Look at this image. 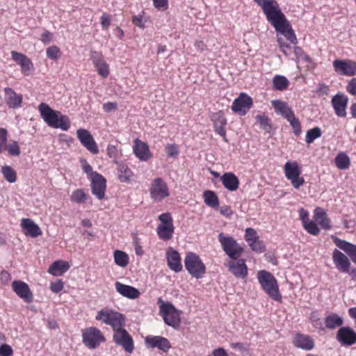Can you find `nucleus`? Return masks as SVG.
<instances>
[{"label": "nucleus", "mask_w": 356, "mask_h": 356, "mask_svg": "<svg viewBox=\"0 0 356 356\" xmlns=\"http://www.w3.org/2000/svg\"><path fill=\"white\" fill-rule=\"evenodd\" d=\"M157 304L159 307V314L165 323L177 330L181 325L182 312L177 309L170 302L164 301L161 297L158 298Z\"/></svg>", "instance_id": "obj_1"}, {"label": "nucleus", "mask_w": 356, "mask_h": 356, "mask_svg": "<svg viewBox=\"0 0 356 356\" xmlns=\"http://www.w3.org/2000/svg\"><path fill=\"white\" fill-rule=\"evenodd\" d=\"M258 282L261 289L270 298L275 301H280L282 296L279 291L277 281L272 273L262 270L257 273Z\"/></svg>", "instance_id": "obj_2"}, {"label": "nucleus", "mask_w": 356, "mask_h": 356, "mask_svg": "<svg viewBox=\"0 0 356 356\" xmlns=\"http://www.w3.org/2000/svg\"><path fill=\"white\" fill-rule=\"evenodd\" d=\"M262 8L267 20L274 27L280 25V23L286 19L284 15L275 0H254Z\"/></svg>", "instance_id": "obj_3"}, {"label": "nucleus", "mask_w": 356, "mask_h": 356, "mask_svg": "<svg viewBox=\"0 0 356 356\" xmlns=\"http://www.w3.org/2000/svg\"><path fill=\"white\" fill-rule=\"evenodd\" d=\"M95 319L111 326L113 331L125 325V318L123 314L108 308L98 311Z\"/></svg>", "instance_id": "obj_4"}, {"label": "nucleus", "mask_w": 356, "mask_h": 356, "mask_svg": "<svg viewBox=\"0 0 356 356\" xmlns=\"http://www.w3.org/2000/svg\"><path fill=\"white\" fill-rule=\"evenodd\" d=\"M81 337L83 345L90 350L97 348L106 338L102 332L96 327H88L81 330Z\"/></svg>", "instance_id": "obj_5"}, {"label": "nucleus", "mask_w": 356, "mask_h": 356, "mask_svg": "<svg viewBox=\"0 0 356 356\" xmlns=\"http://www.w3.org/2000/svg\"><path fill=\"white\" fill-rule=\"evenodd\" d=\"M184 264L188 273L196 279L202 278L206 273L205 265L200 257L193 252L187 254Z\"/></svg>", "instance_id": "obj_6"}, {"label": "nucleus", "mask_w": 356, "mask_h": 356, "mask_svg": "<svg viewBox=\"0 0 356 356\" xmlns=\"http://www.w3.org/2000/svg\"><path fill=\"white\" fill-rule=\"evenodd\" d=\"M218 240L222 250L230 259L235 260L242 254L243 250L242 247L237 243L234 238L220 233L218 235Z\"/></svg>", "instance_id": "obj_7"}, {"label": "nucleus", "mask_w": 356, "mask_h": 356, "mask_svg": "<svg viewBox=\"0 0 356 356\" xmlns=\"http://www.w3.org/2000/svg\"><path fill=\"white\" fill-rule=\"evenodd\" d=\"M284 170L285 177L296 189L300 188L304 184L305 179L300 177L301 169L297 161H287L284 164Z\"/></svg>", "instance_id": "obj_8"}, {"label": "nucleus", "mask_w": 356, "mask_h": 356, "mask_svg": "<svg viewBox=\"0 0 356 356\" xmlns=\"http://www.w3.org/2000/svg\"><path fill=\"white\" fill-rule=\"evenodd\" d=\"M161 223L156 228V232L159 238L168 241L172 237L174 233V225L172 218L170 213H164L159 216Z\"/></svg>", "instance_id": "obj_9"}, {"label": "nucleus", "mask_w": 356, "mask_h": 356, "mask_svg": "<svg viewBox=\"0 0 356 356\" xmlns=\"http://www.w3.org/2000/svg\"><path fill=\"white\" fill-rule=\"evenodd\" d=\"M124 327L122 326L113 331V339L118 346H121L127 353H131L134 349V340Z\"/></svg>", "instance_id": "obj_10"}, {"label": "nucleus", "mask_w": 356, "mask_h": 356, "mask_svg": "<svg viewBox=\"0 0 356 356\" xmlns=\"http://www.w3.org/2000/svg\"><path fill=\"white\" fill-rule=\"evenodd\" d=\"M149 193L151 198L155 202H160L170 195L166 183L160 177L152 181Z\"/></svg>", "instance_id": "obj_11"}, {"label": "nucleus", "mask_w": 356, "mask_h": 356, "mask_svg": "<svg viewBox=\"0 0 356 356\" xmlns=\"http://www.w3.org/2000/svg\"><path fill=\"white\" fill-rule=\"evenodd\" d=\"M76 136L81 145L93 154L99 153V149L92 134L86 129H79Z\"/></svg>", "instance_id": "obj_12"}, {"label": "nucleus", "mask_w": 356, "mask_h": 356, "mask_svg": "<svg viewBox=\"0 0 356 356\" xmlns=\"http://www.w3.org/2000/svg\"><path fill=\"white\" fill-rule=\"evenodd\" d=\"M252 105V98L245 93H241L238 98L234 100L232 109L234 113L244 115Z\"/></svg>", "instance_id": "obj_13"}, {"label": "nucleus", "mask_w": 356, "mask_h": 356, "mask_svg": "<svg viewBox=\"0 0 356 356\" xmlns=\"http://www.w3.org/2000/svg\"><path fill=\"white\" fill-rule=\"evenodd\" d=\"M38 109L42 118L48 124V126L55 128L58 118L60 113L59 111H54L45 103H41L38 106Z\"/></svg>", "instance_id": "obj_14"}, {"label": "nucleus", "mask_w": 356, "mask_h": 356, "mask_svg": "<svg viewBox=\"0 0 356 356\" xmlns=\"http://www.w3.org/2000/svg\"><path fill=\"white\" fill-rule=\"evenodd\" d=\"M335 72L345 76H353L356 74V63L350 60H335L333 61Z\"/></svg>", "instance_id": "obj_15"}, {"label": "nucleus", "mask_w": 356, "mask_h": 356, "mask_svg": "<svg viewBox=\"0 0 356 356\" xmlns=\"http://www.w3.org/2000/svg\"><path fill=\"white\" fill-rule=\"evenodd\" d=\"M229 271L237 278L245 279L248 276V267L244 259H232L225 264Z\"/></svg>", "instance_id": "obj_16"}, {"label": "nucleus", "mask_w": 356, "mask_h": 356, "mask_svg": "<svg viewBox=\"0 0 356 356\" xmlns=\"http://www.w3.org/2000/svg\"><path fill=\"white\" fill-rule=\"evenodd\" d=\"M336 339L343 346H350L356 343V332L350 327H341L337 333Z\"/></svg>", "instance_id": "obj_17"}, {"label": "nucleus", "mask_w": 356, "mask_h": 356, "mask_svg": "<svg viewBox=\"0 0 356 356\" xmlns=\"http://www.w3.org/2000/svg\"><path fill=\"white\" fill-rule=\"evenodd\" d=\"M91 181L92 193L99 200L105 196L106 188V179L100 174H93Z\"/></svg>", "instance_id": "obj_18"}, {"label": "nucleus", "mask_w": 356, "mask_h": 356, "mask_svg": "<svg viewBox=\"0 0 356 356\" xmlns=\"http://www.w3.org/2000/svg\"><path fill=\"white\" fill-rule=\"evenodd\" d=\"M90 59L101 76L106 78L109 75V66L104 59L101 53L92 51L90 53Z\"/></svg>", "instance_id": "obj_19"}, {"label": "nucleus", "mask_w": 356, "mask_h": 356, "mask_svg": "<svg viewBox=\"0 0 356 356\" xmlns=\"http://www.w3.org/2000/svg\"><path fill=\"white\" fill-rule=\"evenodd\" d=\"M145 342L148 348H157L163 352H168L171 348L169 340L161 336H147Z\"/></svg>", "instance_id": "obj_20"}, {"label": "nucleus", "mask_w": 356, "mask_h": 356, "mask_svg": "<svg viewBox=\"0 0 356 356\" xmlns=\"http://www.w3.org/2000/svg\"><path fill=\"white\" fill-rule=\"evenodd\" d=\"M20 226L23 233L26 236L36 238L42 234L40 227L30 218H22L21 220Z\"/></svg>", "instance_id": "obj_21"}, {"label": "nucleus", "mask_w": 356, "mask_h": 356, "mask_svg": "<svg viewBox=\"0 0 356 356\" xmlns=\"http://www.w3.org/2000/svg\"><path fill=\"white\" fill-rule=\"evenodd\" d=\"M12 288L15 293L25 302H32L33 293L26 283L22 281L15 280L12 283Z\"/></svg>", "instance_id": "obj_22"}, {"label": "nucleus", "mask_w": 356, "mask_h": 356, "mask_svg": "<svg viewBox=\"0 0 356 356\" xmlns=\"http://www.w3.org/2000/svg\"><path fill=\"white\" fill-rule=\"evenodd\" d=\"M348 101V97L341 93H337L332 97V104L337 116H346V107Z\"/></svg>", "instance_id": "obj_23"}, {"label": "nucleus", "mask_w": 356, "mask_h": 356, "mask_svg": "<svg viewBox=\"0 0 356 356\" xmlns=\"http://www.w3.org/2000/svg\"><path fill=\"white\" fill-rule=\"evenodd\" d=\"M332 259L336 268L341 272L348 273L351 265L348 257L337 249L332 252Z\"/></svg>", "instance_id": "obj_24"}, {"label": "nucleus", "mask_w": 356, "mask_h": 356, "mask_svg": "<svg viewBox=\"0 0 356 356\" xmlns=\"http://www.w3.org/2000/svg\"><path fill=\"white\" fill-rule=\"evenodd\" d=\"M12 58L21 67L22 72L25 75H29L33 70V64L30 58L26 55L18 53L15 51H11Z\"/></svg>", "instance_id": "obj_25"}, {"label": "nucleus", "mask_w": 356, "mask_h": 356, "mask_svg": "<svg viewBox=\"0 0 356 356\" xmlns=\"http://www.w3.org/2000/svg\"><path fill=\"white\" fill-rule=\"evenodd\" d=\"M334 243L341 250L344 251L356 264V245L342 240L337 236H332Z\"/></svg>", "instance_id": "obj_26"}, {"label": "nucleus", "mask_w": 356, "mask_h": 356, "mask_svg": "<svg viewBox=\"0 0 356 356\" xmlns=\"http://www.w3.org/2000/svg\"><path fill=\"white\" fill-rule=\"evenodd\" d=\"M115 288L119 294L131 300H135L140 296V292L138 289L130 285L122 284L120 282H116L115 283Z\"/></svg>", "instance_id": "obj_27"}, {"label": "nucleus", "mask_w": 356, "mask_h": 356, "mask_svg": "<svg viewBox=\"0 0 356 356\" xmlns=\"http://www.w3.org/2000/svg\"><path fill=\"white\" fill-rule=\"evenodd\" d=\"M293 343L298 348L305 350H311L314 347V341L309 335L296 333L293 337Z\"/></svg>", "instance_id": "obj_28"}, {"label": "nucleus", "mask_w": 356, "mask_h": 356, "mask_svg": "<svg viewBox=\"0 0 356 356\" xmlns=\"http://www.w3.org/2000/svg\"><path fill=\"white\" fill-rule=\"evenodd\" d=\"M168 266L172 270L178 273L182 270L181 257L179 252L172 248H168L166 251Z\"/></svg>", "instance_id": "obj_29"}, {"label": "nucleus", "mask_w": 356, "mask_h": 356, "mask_svg": "<svg viewBox=\"0 0 356 356\" xmlns=\"http://www.w3.org/2000/svg\"><path fill=\"white\" fill-rule=\"evenodd\" d=\"M274 28L277 32V34L284 35L291 44H296L297 43V38L286 19L282 21L279 26H275Z\"/></svg>", "instance_id": "obj_30"}, {"label": "nucleus", "mask_w": 356, "mask_h": 356, "mask_svg": "<svg viewBox=\"0 0 356 356\" xmlns=\"http://www.w3.org/2000/svg\"><path fill=\"white\" fill-rule=\"evenodd\" d=\"M5 101L10 108H17L21 107L22 95L17 94L12 88H5Z\"/></svg>", "instance_id": "obj_31"}, {"label": "nucleus", "mask_w": 356, "mask_h": 356, "mask_svg": "<svg viewBox=\"0 0 356 356\" xmlns=\"http://www.w3.org/2000/svg\"><path fill=\"white\" fill-rule=\"evenodd\" d=\"M271 104L277 115L282 116L287 120L290 118L294 112L288 104L282 100H273Z\"/></svg>", "instance_id": "obj_32"}, {"label": "nucleus", "mask_w": 356, "mask_h": 356, "mask_svg": "<svg viewBox=\"0 0 356 356\" xmlns=\"http://www.w3.org/2000/svg\"><path fill=\"white\" fill-rule=\"evenodd\" d=\"M134 152L140 161H147L151 157L149 147L144 142L136 139L134 141Z\"/></svg>", "instance_id": "obj_33"}, {"label": "nucleus", "mask_w": 356, "mask_h": 356, "mask_svg": "<svg viewBox=\"0 0 356 356\" xmlns=\"http://www.w3.org/2000/svg\"><path fill=\"white\" fill-rule=\"evenodd\" d=\"M220 181L224 187L229 191H235L238 188L239 179L232 172H225L221 177Z\"/></svg>", "instance_id": "obj_34"}, {"label": "nucleus", "mask_w": 356, "mask_h": 356, "mask_svg": "<svg viewBox=\"0 0 356 356\" xmlns=\"http://www.w3.org/2000/svg\"><path fill=\"white\" fill-rule=\"evenodd\" d=\"M314 219L316 222L318 223L322 229L327 230L331 228L330 220L327 218V213L321 207L315 209Z\"/></svg>", "instance_id": "obj_35"}, {"label": "nucleus", "mask_w": 356, "mask_h": 356, "mask_svg": "<svg viewBox=\"0 0 356 356\" xmlns=\"http://www.w3.org/2000/svg\"><path fill=\"white\" fill-rule=\"evenodd\" d=\"M70 265L67 261H54L49 268L48 272L54 276H60L68 270Z\"/></svg>", "instance_id": "obj_36"}, {"label": "nucleus", "mask_w": 356, "mask_h": 356, "mask_svg": "<svg viewBox=\"0 0 356 356\" xmlns=\"http://www.w3.org/2000/svg\"><path fill=\"white\" fill-rule=\"evenodd\" d=\"M343 323V319L337 314L331 313L325 318V324L327 328L334 330Z\"/></svg>", "instance_id": "obj_37"}, {"label": "nucleus", "mask_w": 356, "mask_h": 356, "mask_svg": "<svg viewBox=\"0 0 356 356\" xmlns=\"http://www.w3.org/2000/svg\"><path fill=\"white\" fill-rule=\"evenodd\" d=\"M118 177L121 182L129 183L133 176L131 170L127 165L124 164L118 165Z\"/></svg>", "instance_id": "obj_38"}, {"label": "nucleus", "mask_w": 356, "mask_h": 356, "mask_svg": "<svg viewBox=\"0 0 356 356\" xmlns=\"http://www.w3.org/2000/svg\"><path fill=\"white\" fill-rule=\"evenodd\" d=\"M350 158L344 152L338 154L335 157V165L339 170L348 169L350 166Z\"/></svg>", "instance_id": "obj_39"}, {"label": "nucleus", "mask_w": 356, "mask_h": 356, "mask_svg": "<svg viewBox=\"0 0 356 356\" xmlns=\"http://www.w3.org/2000/svg\"><path fill=\"white\" fill-rule=\"evenodd\" d=\"M289 80L282 75H275L273 79V85L275 90L283 91L289 86Z\"/></svg>", "instance_id": "obj_40"}, {"label": "nucleus", "mask_w": 356, "mask_h": 356, "mask_svg": "<svg viewBox=\"0 0 356 356\" xmlns=\"http://www.w3.org/2000/svg\"><path fill=\"white\" fill-rule=\"evenodd\" d=\"M203 197L204 202L207 206L212 208H216L218 207V197L213 191H206L203 194Z\"/></svg>", "instance_id": "obj_41"}, {"label": "nucleus", "mask_w": 356, "mask_h": 356, "mask_svg": "<svg viewBox=\"0 0 356 356\" xmlns=\"http://www.w3.org/2000/svg\"><path fill=\"white\" fill-rule=\"evenodd\" d=\"M114 260L115 263L118 266L120 267H125L129 262V257L122 251L115 250L114 252Z\"/></svg>", "instance_id": "obj_42"}, {"label": "nucleus", "mask_w": 356, "mask_h": 356, "mask_svg": "<svg viewBox=\"0 0 356 356\" xmlns=\"http://www.w3.org/2000/svg\"><path fill=\"white\" fill-rule=\"evenodd\" d=\"M1 172L3 175V177L5 178V179L7 181H8L10 183H14L16 181V178H17L16 172L13 169V168H11L10 166H9V165L2 166L1 167Z\"/></svg>", "instance_id": "obj_43"}, {"label": "nucleus", "mask_w": 356, "mask_h": 356, "mask_svg": "<svg viewBox=\"0 0 356 356\" xmlns=\"http://www.w3.org/2000/svg\"><path fill=\"white\" fill-rule=\"evenodd\" d=\"M322 131L319 127H314L307 131L305 141L307 144H311L314 140L321 136Z\"/></svg>", "instance_id": "obj_44"}, {"label": "nucleus", "mask_w": 356, "mask_h": 356, "mask_svg": "<svg viewBox=\"0 0 356 356\" xmlns=\"http://www.w3.org/2000/svg\"><path fill=\"white\" fill-rule=\"evenodd\" d=\"M5 149L8 151V154L11 156H18L21 154L19 146L15 140L8 144L6 143Z\"/></svg>", "instance_id": "obj_45"}, {"label": "nucleus", "mask_w": 356, "mask_h": 356, "mask_svg": "<svg viewBox=\"0 0 356 356\" xmlns=\"http://www.w3.org/2000/svg\"><path fill=\"white\" fill-rule=\"evenodd\" d=\"M70 122L68 117L60 113L58 118L55 128H60L63 131H67L70 129Z\"/></svg>", "instance_id": "obj_46"}, {"label": "nucleus", "mask_w": 356, "mask_h": 356, "mask_svg": "<svg viewBox=\"0 0 356 356\" xmlns=\"http://www.w3.org/2000/svg\"><path fill=\"white\" fill-rule=\"evenodd\" d=\"M46 55L48 58L56 61L60 57L61 52L57 46L53 45L47 49Z\"/></svg>", "instance_id": "obj_47"}, {"label": "nucleus", "mask_w": 356, "mask_h": 356, "mask_svg": "<svg viewBox=\"0 0 356 356\" xmlns=\"http://www.w3.org/2000/svg\"><path fill=\"white\" fill-rule=\"evenodd\" d=\"M286 120L289 122L291 127H292L294 134L296 136H299L302 132L301 124L299 120L295 117V114H293Z\"/></svg>", "instance_id": "obj_48"}, {"label": "nucleus", "mask_w": 356, "mask_h": 356, "mask_svg": "<svg viewBox=\"0 0 356 356\" xmlns=\"http://www.w3.org/2000/svg\"><path fill=\"white\" fill-rule=\"evenodd\" d=\"M211 120L213 123V126H220L227 124V120L222 111L213 113L211 115Z\"/></svg>", "instance_id": "obj_49"}, {"label": "nucleus", "mask_w": 356, "mask_h": 356, "mask_svg": "<svg viewBox=\"0 0 356 356\" xmlns=\"http://www.w3.org/2000/svg\"><path fill=\"white\" fill-rule=\"evenodd\" d=\"M86 199V195L81 189H77L73 191L71 195V200L79 204L84 202Z\"/></svg>", "instance_id": "obj_50"}, {"label": "nucleus", "mask_w": 356, "mask_h": 356, "mask_svg": "<svg viewBox=\"0 0 356 356\" xmlns=\"http://www.w3.org/2000/svg\"><path fill=\"white\" fill-rule=\"evenodd\" d=\"M248 243L253 251L263 252L265 250V246L263 242L259 239V237L256 240L251 241Z\"/></svg>", "instance_id": "obj_51"}, {"label": "nucleus", "mask_w": 356, "mask_h": 356, "mask_svg": "<svg viewBox=\"0 0 356 356\" xmlns=\"http://www.w3.org/2000/svg\"><path fill=\"white\" fill-rule=\"evenodd\" d=\"M305 229L307 230L308 233L310 234L316 236L320 232V229L317 226V224L316 222L313 221H308L307 222H305V224L303 225Z\"/></svg>", "instance_id": "obj_52"}, {"label": "nucleus", "mask_w": 356, "mask_h": 356, "mask_svg": "<svg viewBox=\"0 0 356 356\" xmlns=\"http://www.w3.org/2000/svg\"><path fill=\"white\" fill-rule=\"evenodd\" d=\"M294 54L296 55V61L298 63L300 61H309V57L304 52V51L300 47L296 46L293 49Z\"/></svg>", "instance_id": "obj_53"}, {"label": "nucleus", "mask_w": 356, "mask_h": 356, "mask_svg": "<svg viewBox=\"0 0 356 356\" xmlns=\"http://www.w3.org/2000/svg\"><path fill=\"white\" fill-rule=\"evenodd\" d=\"M165 149L168 156L170 158H177L179 155L178 147L175 144H168Z\"/></svg>", "instance_id": "obj_54"}, {"label": "nucleus", "mask_w": 356, "mask_h": 356, "mask_svg": "<svg viewBox=\"0 0 356 356\" xmlns=\"http://www.w3.org/2000/svg\"><path fill=\"white\" fill-rule=\"evenodd\" d=\"M147 19L144 17L143 15H134L132 17V22L134 25L143 29L145 27V24L147 22Z\"/></svg>", "instance_id": "obj_55"}, {"label": "nucleus", "mask_w": 356, "mask_h": 356, "mask_svg": "<svg viewBox=\"0 0 356 356\" xmlns=\"http://www.w3.org/2000/svg\"><path fill=\"white\" fill-rule=\"evenodd\" d=\"M81 166L83 171L87 174L90 179H92L93 174H98L97 172L92 170L91 165L86 160L81 161Z\"/></svg>", "instance_id": "obj_56"}, {"label": "nucleus", "mask_w": 356, "mask_h": 356, "mask_svg": "<svg viewBox=\"0 0 356 356\" xmlns=\"http://www.w3.org/2000/svg\"><path fill=\"white\" fill-rule=\"evenodd\" d=\"M8 131L6 129L0 128V154L5 149V145L7 142Z\"/></svg>", "instance_id": "obj_57"}, {"label": "nucleus", "mask_w": 356, "mask_h": 356, "mask_svg": "<svg viewBox=\"0 0 356 356\" xmlns=\"http://www.w3.org/2000/svg\"><path fill=\"white\" fill-rule=\"evenodd\" d=\"M154 6L159 10L164 11L168 8V0H152Z\"/></svg>", "instance_id": "obj_58"}, {"label": "nucleus", "mask_w": 356, "mask_h": 356, "mask_svg": "<svg viewBox=\"0 0 356 356\" xmlns=\"http://www.w3.org/2000/svg\"><path fill=\"white\" fill-rule=\"evenodd\" d=\"M277 42L280 48V50L286 55L288 56L289 54V50L291 49V46L284 41V40L279 36V34H277Z\"/></svg>", "instance_id": "obj_59"}, {"label": "nucleus", "mask_w": 356, "mask_h": 356, "mask_svg": "<svg viewBox=\"0 0 356 356\" xmlns=\"http://www.w3.org/2000/svg\"><path fill=\"white\" fill-rule=\"evenodd\" d=\"M258 237L257 233L254 229L247 228L245 229V238L248 243L256 240Z\"/></svg>", "instance_id": "obj_60"}, {"label": "nucleus", "mask_w": 356, "mask_h": 356, "mask_svg": "<svg viewBox=\"0 0 356 356\" xmlns=\"http://www.w3.org/2000/svg\"><path fill=\"white\" fill-rule=\"evenodd\" d=\"M64 287L63 282L60 280H57L54 282H51L50 284V289L54 293H59L63 290Z\"/></svg>", "instance_id": "obj_61"}, {"label": "nucleus", "mask_w": 356, "mask_h": 356, "mask_svg": "<svg viewBox=\"0 0 356 356\" xmlns=\"http://www.w3.org/2000/svg\"><path fill=\"white\" fill-rule=\"evenodd\" d=\"M13 353L10 346L4 343L0 346V356H11Z\"/></svg>", "instance_id": "obj_62"}, {"label": "nucleus", "mask_w": 356, "mask_h": 356, "mask_svg": "<svg viewBox=\"0 0 356 356\" xmlns=\"http://www.w3.org/2000/svg\"><path fill=\"white\" fill-rule=\"evenodd\" d=\"M346 90L350 94L356 95V78H353L349 81Z\"/></svg>", "instance_id": "obj_63"}, {"label": "nucleus", "mask_w": 356, "mask_h": 356, "mask_svg": "<svg viewBox=\"0 0 356 356\" xmlns=\"http://www.w3.org/2000/svg\"><path fill=\"white\" fill-rule=\"evenodd\" d=\"M107 154L110 158L115 159L118 156V151L117 147L113 145H108L107 147Z\"/></svg>", "instance_id": "obj_64"}]
</instances>
